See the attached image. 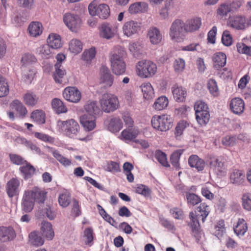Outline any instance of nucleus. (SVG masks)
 <instances>
[{"instance_id":"nucleus-40","label":"nucleus","mask_w":251,"mask_h":251,"mask_svg":"<svg viewBox=\"0 0 251 251\" xmlns=\"http://www.w3.org/2000/svg\"><path fill=\"white\" fill-rule=\"evenodd\" d=\"M29 242L35 246H41L43 245L44 240L42 236L36 231L31 232L28 236Z\"/></svg>"},{"instance_id":"nucleus-16","label":"nucleus","mask_w":251,"mask_h":251,"mask_svg":"<svg viewBox=\"0 0 251 251\" xmlns=\"http://www.w3.org/2000/svg\"><path fill=\"white\" fill-rule=\"evenodd\" d=\"M20 184V181L16 178H12L7 182L6 190L9 197L12 198L19 195Z\"/></svg>"},{"instance_id":"nucleus-54","label":"nucleus","mask_w":251,"mask_h":251,"mask_svg":"<svg viewBox=\"0 0 251 251\" xmlns=\"http://www.w3.org/2000/svg\"><path fill=\"white\" fill-rule=\"evenodd\" d=\"M241 203L244 210L251 211V194H243L241 198Z\"/></svg>"},{"instance_id":"nucleus-22","label":"nucleus","mask_w":251,"mask_h":251,"mask_svg":"<svg viewBox=\"0 0 251 251\" xmlns=\"http://www.w3.org/2000/svg\"><path fill=\"white\" fill-rule=\"evenodd\" d=\"M229 180L231 183L235 185H241L245 180V174L241 170L233 169L230 173Z\"/></svg>"},{"instance_id":"nucleus-33","label":"nucleus","mask_w":251,"mask_h":251,"mask_svg":"<svg viewBox=\"0 0 251 251\" xmlns=\"http://www.w3.org/2000/svg\"><path fill=\"white\" fill-rule=\"evenodd\" d=\"M41 231L43 236L49 240H52L54 236L51 224L48 222L43 221L41 223Z\"/></svg>"},{"instance_id":"nucleus-62","label":"nucleus","mask_w":251,"mask_h":251,"mask_svg":"<svg viewBox=\"0 0 251 251\" xmlns=\"http://www.w3.org/2000/svg\"><path fill=\"white\" fill-rule=\"evenodd\" d=\"M207 87L210 94L214 97L218 96L219 92L217 82L214 79H210L207 83Z\"/></svg>"},{"instance_id":"nucleus-1","label":"nucleus","mask_w":251,"mask_h":251,"mask_svg":"<svg viewBox=\"0 0 251 251\" xmlns=\"http://www.w3.org/2000/svg\"><path fill=\"white\" fill-rule=\"evenodd\" d=\"M47 193L39 188L35 187L24 192L22 202V210L28 213L33 209L35 202L39 203L44 202Z\"/></svg>"},{"instance_id":"nucleus-52","label":"nucleus","mask_w":251,"mask_h":251,"mask_svg":"<svg viewBox=\"0 0 251 251\" xmlns=\"http://www.w3.org/2000/svg\"><path fill=\"white\" fill-rule=\"evenodd\" d=\"M210 114L209 111H205L196 114V119L201 126H205L209 122Z\"/></svg>"},{"instance_id":"nucleus-9","label":"nucleus","mask_w":251,"mask_h":251,"mask_svg":"<svg viewBox=\"0 0 251 251\" xmlns=\"http://www.w3.org/2000/svg\"><path fill=\"white\" fill-rule=\"evenodd\" d=\"M102 110L105 113L113 112L120 105L118 97L111 94H105L100 100Z\"/></svg>"},{"instance_id":"nucleus-48","label":"nucleus","mask_w":251,"mask_h":251,"mask_svg":"<svg viewBox=\"0 0 251 251\" xmlns=\"http://www.w3.org/2000/svg\"><path fill=\"white\" fill-rule=\"evenodd\" d=\"M51 104L53 109L58 114L65 113L67 111L66 107L60 99L56 98L53 99Z\"/></svg>"},{"instance_id":"nucleus-4","label":"nucleus","mask_w":251,"mask_h":251,"mask_svg":"<svg viewBox=\"0 0 251 251\" xmlns=\"http://www.w3.org/2000/svg\"><path fill=\"white\" fill-rule=\"evenodd\" d=\"M184 22L181 19H176L169 28V36L171 40L176 42H182L186 37Z\"/></svg>"},{"instance_id":"nucleus-63","label":"nucleus","mask_w":251,"mask_h":251,"mask_svg":"<svg viewBox=\"0 0 251 251\" xmlns=\"http://www.w3.org/2000/svg\"><path fill=\"white\" fill-rule=\"evenodd\" d=\"M222 42L226 47H229L232 44V36L228 30H225L223 32L222 36Z\"/></svg>"},{"instance_id":"nucleus-10","label":"nucleus","mask_w":251,"mask_h":251,"mask_svg":"<svg viewBox=\"0 0 251 251\" xmlns=\"http://www.w3.org/2000/svg\"><path fill=\"white\" fill-rule=\"evenodd\" d=\"M63 22L73 32H77L81 28L82 21L80 16L72 13H66L63 16Z\"/></svg>"},{"instance_id":"nucleus-59","label":"nucleus","mask_w":251,"mask_h":251,"mask_svg":"<svg viewBox=\"0 0 251 251\" xmlns=\"http://www.w3.org/2000/svg\"><path fill=\"white\" fill-rule=\"evenodd\" d=\"M128 49L134 55L142 53V46L139 41L132 42L129 43Z\"/></svg>"},{"instance_id":"nucleus-58","label":"nucleus","mask_w":251,"mask_h":251,"mask_svg":"<svg viewBox=\"0 0 251 251\" xmlns=\"http://www.w3.org/2000/svg\"><path fill=\"white\" fill-rule=\"evenodd\" d=\"M83 237L85 240V244L91 246L93 244L94 239L93 230L91 228H86L84 231Z\"/></svg>"},{"instance_id":"nucleus-32","label":"nucleus","mask_w":251,"mask_h":251,"mask_svg":"<svg viewBox=\"0 0 251 251\" xmlns=\"http://www.w3.org/2000/svg\"><path fill=\"white\" fill-rule=\"evenodd\" d=\"M148 5L145 2H136L131 4L128 8L129 13L131 14L140 12H144L147 11Z\"/></svg>"},{"instance_id":"nucleus-43","label":"nucleus","mask_w":251,"mask_h":251,"mask_svg":"<svg viewBox=\"0 0 251 251\" xmlns=\"http://www.w3.org/2000/svg\"><path fill=\"white\" fill-rule=\"evenodd\" d=\"M231 11V6L229 5V3H223L218 6L217 9V15L219 18L222 19L226 17Z\"/></svg>"},{"instance_id":"nucleus-19","label":"nucleus","mask_w":251,"mask_h":251,"mask_svg":"<svg viewBox=\"0 0 251 251\" xmlns=\"http://www.w3.org/2000/svg\"><path fill=\"white\" fill-rule=\"evenodd\" d=\"M230 109L235 114H241L244 112L245 109L244 100L240 98L232 99L230 102Z\"/></svg>"},{"instance_id":"nucleus-30","label":"nucleus","mask_w":251,"mask_h":251,"mask_svg":"<svg viewBox=\"0 0 251 251\" xmlns=\"http://www.w3.org/2000/svg\"><path fill=\"white\" fill-rule=\"evenodd\" d=\"M83 43L79 39H73L68 43V50L71 53L75 55L80 53L83 49Z\"/></svg>"},{"instance_id":"nucleus-8","label":"nucleus","mask_w":251,"mask_h":251,"mask_svg":"<svg viewBox=\"0 0 251 251\" xmlns=\"http://www.w3.org/2000/svg\"><path fill=\"white\" fill-rule=\"evenodd\" d=\"M153 127L161 131L169 130L173 126V120L170 115L162 114L155 115L151 119Z\"/></svg>"},{"instance_id":"nucleus-5","label":"nucleus","mask_w":251,"mask_h":251,"mask_svg":"<svg viewBox=\"0 0 251 251\" xmlns=\"http://www.w3.org/2000/svg\"><path fill=\"white\" fill-rule=\"evenodd\" d=\"M200 214L195 215L193 212L189 213L191 219L190 225L193 232H197L200 229L199 220L201 219L203 223L210 212L209 206L205 203H201L198 208Z\"/></svg>"},{"instance_id":"nucleus-41","label":"nucleus","mask_w":251,"mask_h":251,"mask_svg":"<svg viewBox=\"0 0 251 251\" xmlns=\"http://www.w3.org/2000/svg\"><path fill=\"white\" fill-rule=\"evenodd\" d=\"M96 52V49L95 47L86 49L82 54V59L86 63L89 64L95 58Z\"/></svg>"},{"instance_id":"nucleus-17","label":"nucleus","mask_w":251,"mask_h":251,"mask_svg":"<svg viewBox=\"0 0 251 251\" xmlns=\"http://www.w3.org/2000/svg\"><path fill=\"white\" fill-rule=\"evenodd\" d=\"M229 25L232 28L238 30L244 29L247 26V21L242 16H234L229 19Z\"/></svg>"},{"instance_id":"nucleus-6","label":"nucleus","mask_w":251,"mask_h":251,"mask_svg":"<svg viewBox=\"0 0 251 251\" xmlns=\"http://www.w3.org/2000/svg\"><path fill=\"white\" fill-rule=\"evenodd\" d=\"M57 129L59 132L70 138H75L79 130V126L74 119L66 121H58L57 123Z\"/></svg>"},{"instance_id":"nucleus-35","label":"nucleus","mask_w":251,"mask_h":251,"mask_svg":"<svg viewBox=\"0 0 251 251\" xmlns=\"http://www.w3.org/2000/svg\"><path fill=\"white\" fill-rule=\"evenodd\" d=\"M123 128L122 120L118 117H114L109 121L108 129L112 133H117Z\"/></svg>"},{"instance_id":"nucleus-2","label":"nucleus","mask_w":251,"mask_h":251,"mask_svg":"<svg viewBox=\"0 0 251 251\" xmlns=\"http://www.w3.org/2000/svg\"><path fill=\"white\" fill-rule=\"evenodd\" d=\"M117 51L113 53L111 57V69L112 72L116 75H122L126 69V65L123 58L126 55L124 48H116Z\"/></svg>"},{"instance_id":"nucleus-57","label":"nucleus","mask_w":251,"mask_h":251,"mask_svg":"<svg viewBox=\"0 0 251 251\" xmlns=\"http://www.w3.org/2000/svg\"><path fill=\"white\" fill-rule=\"evenodd\" d=\"M9 92V86L6 79L0 75V98L7 96Z\"/></svg>"},{"instance_id":"nucleus-46","label":"nucleus","mask_w":251,"mask_h":251,"mask_svg":"<svg viewBox=\"0 0 251 251\" xmlns=\"http://www.w3.org/2000/svg\"><path fill=\"white\" fill-rule=\"evenodd\" d=\"M36 61V58L34 55L29 53H25L21 60V68L24 69Z\"/></svg>"},{"instance_id":"nucleus-47","label":"nucleus","mask_w":251,"mask_h":251,"mask_svg":"<svg viewBox=\"0 0 251 251\" xmlns=\"http://www.w3.org/2000/svg\"><path fill=\"white\" fill-rule=\"evenodd\" d=\"M55 72L53 74V78L55 81L59 84L62 83V78L66 74L65 70L61 68L59 64H55L54 65Z\"/></svg>"},{"instance_id":"nucleus-25","label":"nucleus","mask_w":251,"mask_h":251,"mask_svg":"<svg viewBox=\"0 0 251 251\" xmlns=\"http://www.w3.org/2000/svg\"><path fill=\"white\" fill-rule=\"evenodd\" d=\"M101 81L108 87H110L113 83V76L109 72L108 67L103 66L100 70Z\"/></svg>"},{"instance_id":"nucleus-27","label":"nucleus","mask_w":251,"mask_h":251,"mask_svg":"<svg viewBox=\"0 0 251 251\" xmlns=\"http://www.w3.org/2000/svg\"><path fill=\"white\" fill-rule=\"evenodd\" d=\"M28 31L30 36L37 37L43 32V25L39 22H32L28 25Z\"/></svg>"},{"instance_id":"nucleus-28","label":"nucleus","mask_w":251,"mask_h":251,"mask_svg":"<svg viewBox=\"0 0 251 251\" xmlns=\"http://www.w3.org/2000/svg\"><path fill=\"white\" fill-rule=\"evenodd\" d=\"M84 108L85 112L90 116L96 117L101 112L96 101H88Z\"/></svg>"},{"instance_id":"nucleus-24","label":"nucleus","mask_w":251,"mask_h":251,"mask_svg":"<svg viewBox=\"0 0 251 251\" xmlns=\"http://www.w3.org/2000/svg\"><path fill=\"white\" fill-rule=\"evenodd\" d=\"M188 164L191 167L196 168L199 172L202 171L205 166V161L195 154L189 157Z\"/></svg>"},{"instance_id":"nucleus-26","label":"nucleus","mask_w":251,"mask_h":251,"mask_svg":"<svg viewBox=\"0 0 251 251\" xmlns=\"http://www.w3.org/2000/svg\"><path fill=\"white\" fill-rule=\"evenodd\" d=\"M15 236L14 229L11 227H0V240L6 242L13 240Z\"/></svg>"},{"instance_id":"nucleus-12","label":"nucleus","mask_w":251,"mask_h":251,"mask_svg":"<svg viewBox=\"0 0 251 251\" xmlns=\"http://www.w3.org/2000/svg\"><path fill=\"white\" fill-rule=\"evenodd\" d=\"M118 27L117 23L104 22L99 27L100 36L107 40L110 39L116 34Z\"/></svg>"},{"instance_id":"nucleus-7","label":"nucleus","mask_w":251,"mask_h":251,"mask_svg":"<svg viewBox=\"0 0 251 251\" xmlns=\"http://www.w3.org/2000/svg\"><path fill=\"white\" fill-rule=\"evenodd\" d=\"M207 162L210 170L218 176H224L226 175L227 169L222 157L209 155L208 156Z\"/></svg>"},{"instance_id":"nucleus-13","label":"nucleus","mask_w":251,"mask_h":251,"mask_svg":"<svg viewBox=\"0 0 251 251\" xmlns=\"http://www.w3.org/2000/svg\"><path fill=\"white\" fill-rule=\"evenodd\" d=\"M141 29V23L133 20L126 22L122 27L123 34L128 38L138 34Z\"/></svg>"},{"instance_id":"nucleus-50","label":"nucleus","mask_w":251,"mask_h":251,"mask_svg":"<svg viewBox=\"0 0 251 251\" xmlns=\"http://www.w3.org/2000/svg\"><path fill=\"white\" fill-rule=\"evenodd\" d=\"M51 152L53 157L64 166L67 167L71 165V160L63 156L59 151L53 150Z\"/></svg>"},{"instance_id":"nucleus-21","label":"nucleus","mask_w":251,"mask_h":251,"mask_svg":"<svg viewBox=\"0 0 251 251\" xmlns=\"http://www.w3.org/2000/svg\"><path fill=\"white\" fill-rule=\"evenodd\" d=\"M147 36L152 45H158L162 40V35L160 30L155 27H151L149 29Z\"/></svg>"},{"instance_id":"nucleus-37","label":"nucleus","mask_w":251,"mask_h":251,"mask_svg":"<svg viewBox=\"0 0 251 251\" xmlns=\"http://www.w3.org/2000/svg\"><path fill=\"white\" fill-rule=\"evenodd\" d=\"M141 88L145 99L150 100L154 97V89L150 83H143L141 86Z\"/></svg>"},{"instance_id":"nucleus-64","label":"nucleus","mask_w":251,"mask_h":251,"mask_svg":"<svg viewBox=\"0 0 251 251\" xmlns=\"http://www.w3.org/2000/svg\"><path fill=\"white\" fill-rule=\"evenodd\" d=\"M237 49L240 53L245 54L251 56V47L248 46L244 43H239L237 44Z\"/></svg>"},{"instance_id":"nucleus-15","label":"nucleus","mask_w":251,"mask_h":251,"mask_svg":"<svg viewBox=\"0 0 251 251\" xmlns=\"http://www.w3.org/2000/svg\"><path fill=\"white\" fill-rule=\"evenodd\" d=\"M139 133L140 131L137 127H128L122 131L119 137L121 140L127 143L129 141H134Z\"/></svg>"},{"instance_id":"nucleus-11","label":"nucleus","mask_w":251,"mask_h":251,"mask_svg":"<svg viewBox=\"0 0 251 251\" xmlns=\"http://www.w3.org/2000/svg\"><path fill=\"white\" fill-rule=\"evenodd\" d=\"M89 14L92 16H98L102 19H107L110 15V9L106 4L97 5L95 2H91L88 6Z\"/></svg>"},{"instance_id":"nucleus-23","label":"nucleus","mask_w":251,"mask_h":251,"mask_svg":"<svg viewBox=\"0 0 251 251\" xmlns=\"http://www.w3.org/2000/svg\"><path fill=\"white\" fill-rule=\"evenodd\" d=\"M96 117L84 114L80 117V122L85 130L91 131L96 126Z\"/></svg>"},{"instance_id":"nucleus-44","label":"nucleus","mask_w":251,"mask_h":251,"mask_svg":"<svg viewBox=\"0 0 251 251\" xmlns=\"http://www.w3.org/2000/svg\"><path fill=\"white\" fill-rule=\"evenodd\" d=\"M38 100V96L35 93L31 92H27L24 96L25 103L29 106L35 105L37 103Z\"/></svg>"},{"instance_id":"nucleus-34","label":"nucleus","mask_w":251,"mask_h":251,"mask_svg":"<svg viewBox=\"0 0 251 251\" xmlns=\"http://www.w3.org/2000/svg\"><path fill=\"white\" fill-rule=\"evenodd\" d=\"M10 106L17 111V114L21 117H25L27 113L26 107L18 100H14L11 102Z\"/></svg>"},{"instance_id":"nucleus-55","label":"nucleus","mask_w":251,"mask_h":251,"mask_svg":"<svg viewBox=\"0 0 251 251\" xmlns=\"http://www.w3.org/2000/svg\"><path fill=\"white\" fill-rule=\"evenodd\" d=\"M173 67L176 73L178 74L182 73L185 67V60L181 58L176 59L173 63Z\"/></svg>"},{"instance_id":"nucleus-49","label":"nucleus","mask_w":251,"mask_h":251,"mask_svg":"<svg viewBox=\"0 0 251 251\" xmlns=\"http://www.w3.org/2000/svg\"><path fill=\"white\" fill-rule=\"evenodd\" d=\"M97 206L98 210L99 211L100 214L101 216L103 219L111 226L116 227L117 226V223L115 220L106 213V212L101 205L100 204H97Z\"/></svg>"},{"instance_id":"nucleus-38","label":"nucleus","mask_w":251,"mask_h":251,"mask_svg":"<svg viewBox=\"0 0 251 251\" xmlns=\"http://www.w3.org/2000/svg\"><path fill=\"white\" fill-rule=\"evenodd\" d=\"M248 229L247 224L244 219H239L237 225L234 227V231L238 237L243 236Z\"/></svg>"},{"instance_id":"nucleus-3","label":"nucleus","mask_w":251,"mask_h":251,"mask_svg":"<svg viewBox=\"0 0 251 251\" xmlns=\"http://www.w3.org/2000/svg\"><path fill=\"white\" fill-rule=\"evenodd\" d=\"M156 72V65L150 60H142L136 64V72L138 76L141 78L151 77Z\"/></svg>"},{"instance_id":"nucleus-45","label":"nucleus","mask_w":251,"mask_h":251,"mask_svg":"<svg viewBox=\"0 0 251 251\" xmlns=\"http://www.w3.org/2000/svg\"><path fill=\"white\" fill-rule=\"evenodd\" d=\"M30 118L38 124H43L45 123V114L41 110L33 111L31 114Z\"/></svg>"},{"instance_id":"nucleus-31","label":"nucleus","mask_w":251,"mask_h":251,"mask_svg":"<svg viewBox=\"0 0 251 251\" xmlns=\"http://www.w3.org/2000/svg\"><path fill=\"white\" fill-rule=\"evenodd\" d=\"M47 45L53 49H58L62 46L60 35L55 33H51L47 40Z\"/></svg>"},{"instance_id":"nucleus-56","label":"nucleus","mask_w":251,"mask_h":251,"mask_svg":"<svg viewBox=\"0 0 251 251\" xmlns=\"http://www.w3.org/2000/svg\"><path fill=\"white\" fill-rule=\"evenodd\" d=\"M26 163V165L20 168L21 173L25 178L30 177L35 172V168L30 164Z\"/></svg>"},{"instance_id":"nucleus-51","label":"nucleus","mask_w":251,"mask_h":251,"mask_svg":"<svg viewBox=\"0 0 251 251\" xmlns=\"http://www.w3.org/2000/svg\"><path fill=\"white\" fill-rule=\"evenodd\" d=\"M70 202V194L69 192L64 191L59 195L58 202L61 206L66 207L69 205Z\"/></svg>"},{"instance_id":"nucleus-61","label":"nucleus","mask_w":251,"mask_h":251,"mask_svg":"<svg viewBox=\"0 0 251 251\" xmlns=\"http://www.w3.org/2000/svg\"><path fill=\"white\" fill-rule=\"evenodd\" d=\"M155 157L162 166L166 167L170 166L167 161L166 154L162 151L159 150L156 151L155 153Z\"/></svg>"},{"instance_id":"nucleus-42","label":"nucleus","mask_w":251,"mask_h":251,"mask_svg":"<svg viewBox=\"0 0 251 251\" xmlns=\"http://www.w3.org/2000/svg\"><path fill=\"white\" fill-rule=\"evenodd\" d=\"M36 53L42 58H49L51 56L50 47L47 44L41 45L37 48Z\"/></svg>"},{"instance_id":"nucleus-20","label":"nucleus","mask_w":251,"mask_h":251,"mask_svg":"<svg viewBox=\"0 0 251 251\" xmlns=\"http://www.w3.org/2000/svg\"><path fill=\"white\" fill-rule=\"evenodd\" d=\"M172 92L175 100L177 102H183L185 100L187 94L185 88L177 84L172 87Z\"/></svg>"},{"instance_id":"nucleus-39","label":"nucleus","mask_w":251,"mask_h":251,"mask_svg":"<svg viewBox=\"0 0 251 251\" xmlns=\"http://www.w3.org/2000/svg\"><path fill=\"white\" fill-rule=\"evenodd\" d=\"M22 79L27 83H30L36 74V70L30 67L22 68Z\"/></svg>"},{"instance_id":"nucleus-14","label":"nucleus","mask_w":251,"mask_h":251,"mask_svg":"<svg viewBox=\"0 0 251 251\" xmlns=\"http://www.w3.org/2000/svg\"><path fill=\"white\" fill-rule=\"evenodd\" d=\"M63 96L67 101L77 103L80 101L81 94L76 87L69 86L64 89L63 92Z\"/></svg>"},{"instance_id":"nucleus-53","label":"nucleus","mask_w":251,"mask_h":251,"mask_svg":"<svg viewBox=\"0 0 251 251\" xmlns=\"http://www.w3.org/2000/svg\"><path fill=\"white\" fill-rule=\"evenodd\" d=\"M187 203L189 207H193L201 202V198L197 195L189 192L186 193Z\"/></svg>"},{"instance_id":"nucleus-18","label":"nucleus","mask_w":251,"mask_h":251,"mask_svg":"<svg viewBox=\"0 0 251 251\" xmlns=\"http://www.w3.org/2000/svg\"><path fill=\"white\" fill-rule=\"evenodd\" d=\"M186 32H193L198 30L201 25V20L199 17L189 19L184 22Z\"/></svg>"},{"instance_id":"nucleus-60","label":"nucleus","mask_w":251,"mask_h":251,"mask_svg":"<svg viewBox=\"0 0 251 251\" xmlns=\"http://www.w3.org/2000/svg\"><path fill=\"white\" fill-rule=\"evenodd\" d=\"M182 151L181 150H177L174 151L171 156V162L172 165L176 169L179 168V159Z\"/></svg>"},{"instance_id":"nucleus-36","label":"nucleus","mask_w":251,"mask_h":251,"mask_svg":"<svg viewBox=\"0 0 251 251\" xmlns=\"http://www.w3.org/2000/svg\"><path fill=\"white\" fill-rule=\"evenodd\" d=\"M169 104V100L165 96L158 97L153 104V108L156 111H161L167 108Z\"/></svg>"},{"instance_id":"nucleus-29","label":"nucleus","mask_w":251,"mask_h":251,"mask_svg":"<svg viewBox=\"0 0 251 251\" xmlns=\"http://www.w3.org/2000/svg\"><path fill=\"white\" fill-rule=\"evenodd\" d=\"M214 67L219 70L226 64V56L225 53L219 52L215 53L212 57Z\"/></svg>"}]
</instances>
